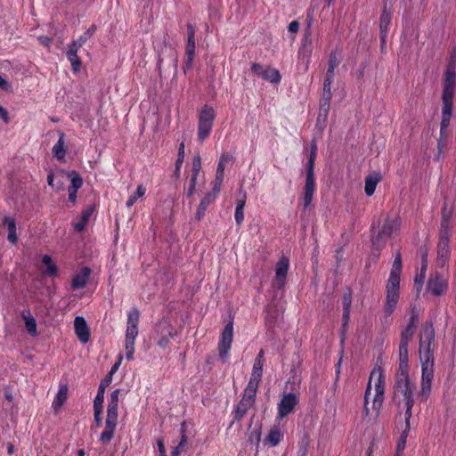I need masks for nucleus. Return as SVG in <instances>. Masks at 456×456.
Wrapping results in <instances>:
<instances>
[{"instance_id":"1","label":"nucleus","mask_w":456,"mask_h":456,"mask_svg":"<svg viewBox=\"0 0 456 456\" xmlns=\"http://www.w3.org/2000/svg\"><path fill=\"white\" fill-rule=\"evenodd\" d=\"M456 83V72L455 66L453 63H450L447 66L446 72L444 75V88L442 94V120L440 124V138L438 140L439 152L442 151L445 145L447 139V128L450 125L452 107H453V95L454 87Z\"/></svg>"},{"instance_id":"2","label":"nucleus","mask_w":456,"mask_h":456,"mask_svg":"<svg viewBox=\"0 0 456 456\" xmlns=\"http://www.w3.org/2000/svg\"><path fill=\"white\" fill-rule=\"evenodd\" d=\"M401 227V218L397 215L387 216L383 224L380 221H373L371 232V243L373 246L371 256L375 261L379 258L380 251L386 246L387 240L397 233Z\"/></svg>"},{"instance_id":"3","label":"nucleus","mask_w":456,"mask_h":456,"mask_svg":"<svg viewBox=\"0 0 456 456\" xmlns=\"http://www.w3.org/2000/svg\"><path fill=\"white\" fill-rule=\"evenodd\" d=\"M415 385L409 375L395 376L393 387V402L399 408H403L404 420H411L414 400Z\"/></svg>"},{"instance_id":"4","label":"nucleus","mask_w":456,"mask_h":456,"mask_svg":"<svg viewBox=\"0 0 456 456\" xmlns=\"http://www.w3.org/2000/svg\"><path fill=\"white\" fill-rule=\"evenodd\" d=\"M401 272L402 256L401 253L397 252L386 286L384 312L387 316L391 315L395 312L399 300Z\"/></svg>"},{"instance_id":"5","label":"nucleus","mask_w":456,"mask_h":456,"mask_svg":"<svg viewBox=\"0 0 456 456\" xmlns=\"http://www.w3.org/2000/svg\"><path fill=\"white\" fill-rule=\"evenodd\" d=\"M119 395L120 389L117 388L110 393V395L108 399L105 427L99 438V441L102 444H107L114 437V434L118 426Z\"/></svg>"},{"instance_id":"6","label":"nucleus","mask_w":456,"mask_h":456,"mask_svg":"<svg viewBox=\"0 0 456 456\" xmlns=\"http://www.w3.org/2000/svg\"><path fill=\"white\" fill-rule=\"evenodd\" d=\"M216 118L213 107L205 105L199 115L198 139L203 142L210 134Z\"/></svg>"},{"instance_id":"7","label":"nucleus","mask_w":456,"mask_h":456,"mask_svg":"<svg viewBox=\"0 0 456 456\" xmlns=\"http://www.w3.org/2000/svg\"><path fill=\"white\" fill-rule=\"evenodd\" d=\"M421 362V389L420 395L427 400L430 395L432 381L434 379L435 358H431L428 353L426 354L425 360Z\"/></svg>"},{"instance_id":"8","label":"nucleus","mask_w":456,"mask_h":456,"mask_svg":"<svg viewBox=\"0 0 456 456\" xmlns=\"http://www.w3.org/2000/svg\"><path fill=\"white\" fill-rule=\"evenodd\" d=\"M256 398V395L255 394L249 393L246 390L243 391L240 400L234 405L232 411L233 420L230 424V427H232L235 421L240 422L247 415L248 411L254 407Z\"/></svg>"},{"instance_id":"9","label":"nucleus","mask_w":456,"mask_h":456,"mask_svg":"<svg viewBox=\"0 0 456 456\" xmlns=\"http://www.w3.org/2000/svg\"><path fill=\"white\" fill-rule=\"evenodd\" d=\"M154 333L157 338V345L163 349L169 347L171 339L176 336L174 326L165 320L156 324Z\"/></svg>"},{"instance_id":"10","label":"nucleus","mask_w":456,"mask_h":456,"mask_svg":"<svg viewBox=\"0 0 456 456\" xmlns=\"http://www.w3.org/2000/svg\"><path fill=\"white\" fill-rule=\"evenodd\" d=\"M450 238L451 234H443L439 232L436 263V266L441 269L447 266L451 257Z\"/></svg>"},{"instance_id":"11","label":"nucleus","mask_w":456,"mask_h":456,"mask_svg":"<svg viewBox=\"0 0 456 456\" xmlns=\"http://www.w3.org/2000/svg\"><path fill=\"white\" fill-rule=\"evenodd\" d=\"M233 340V322H229L224 328L218 343L219 358L225 362Z\"/></svg>"},{"instance_id":"12","label":"nucleus","mask_w":456,"mask_h":456,"mask_svg":"<svg viewBox=\"0 0 456 456\" xmlns=\"http://www.w3.org/2000/svg\"><path fill=\"white\" fill-rule=\"evenodd\" d=\"M441 216L439 232L452 234V219L456 217V201H444Z\"/></svg>"},{"instance_id":"13","label":"nucleus","mask_w":456,"mask_h":456,"mask_svg":"<svg viewBox=\"0 0 456 456\" xmlns=\"http://www.w3.org/2000/svg\"><path fill=\"white\" fill-rule=\"evenodd\" d=\"M435 342V330L433 323H426L423 335L419 340V357L420 360H425L426 354L428 353L431 358H434V353L431 346Z\"/></svg>"},{"instance_id":"14","label":"nucleus","mask_w":456,"mask_h":456,"mask_svg":"<svg viewBox=\"0 0 456 456\" xmlns=\"http://www.w3.org/2000/svg\"><path fill=\"white\" fill-rule=\"evenodd\" d=\"M427 289L433 296L439 297L444 294L448 289V280L442 273L436 272L430 275Z\"/></svg>"},{"instance_id":"15","label":"nucleus","mask_w":456,"mask_h":456,"mask_svg":"<svg viewBox=\"0 0 456 456\" xmlns=\"http://www.w3.org/2000/svg\"><path fill=\"white\" fill-rule=\"evenodd\" d=\"M201 169V158L199 154H196L192 159L191 174L187 185L185 186V194L188 198L195 195L197 186L200 184L198 183V176Z\"/></svg>"},{"instance_id":"16","label":"nucleus","mask_w":456,"mask_h":456,"mask_svg":"<svg viewBox=\"0 0 456 456\" xmlns=\"http://www.w3.org/2000/svg\"><path fill=\"white\" fill-rule=\"evenodd\" d=\"M252 71L262 77L264 80L269 81L272 84H279L281 79V76L278 69L271 67H264L259 63L253 62L251 64Z\"/></svg>"},{"instance_id":"17","label":"nucleus","mask_w":456,"mask_h":456,"mask_svg":"<svg viewBox=\"0 0 456 456\" xmlns=\"http://www.w3.org/2000/svg\"><path fill=\"white\" fill-rule=\"evenodd\" d=\"M297 403L298 399L294 393L284 395L278 403V418L283 419L291 413Z\"/></svg>"},{"instance_id":"18","label":"nucleus","mask_w":456,"mask_h":456,"mask_svg":"<svg viewBox=\"0 0 456 456\" xmlns=\"http://www.w3.org/2000/svg\"><path fill=\"white\" fill-rule=\"evenodd\" d=\"M314 160L308 159L306 164L305 185L303 200H312L315 190Z\"/></svg>"},{"instance_id":"19","label":"nucleus","mask_w":456,"mask_h":456,"mask_svg":"<svg viewBox=\"0 0 456 456\" xmlns=\"http://www.w3.org/2000/svg\"><path fill=\"white\" fill-rule=\"evenodd\" d=\"M187 44H186V56L187 60L184 65L185 69H190L192 67V61L195 54V28L192 24L187 26Z\"/></svg>"},{"instance_id":"20","label":"nucleus","mask_w":456,"mask_h":456,"mask_svg":"<svg viewBox=\"0 0 456 456\" xmlns=\"http://www.w3.org/2000/svg\"><path fill=\"white\" fill-rule=\"evenodd\" d=\"M289 267V260L282 256L276 264L275 281L279 289H282L285 285L286 277Z\"/></svg>"},{"instance_id":"21","label":"nucleus","mask_w":456,"mask_h":456,"mask_svg":"<svg viewBox=\"0 0 456 456\" xmlns=\"http://www.w3.org/2000/svg\"><path fill=\"white\" fill-rule=\"evenodd\" d=\"M74 330L77 338L82 343H87L90 339L91 332L90 329L82 316H77L74 320Z\"/></svg>"},{"instance_id":"22","label":"nucleus","mask_w":456,"mask_h":456,"mask_svg":"<svg viewBox=\"0 0 456 456\" xmlns=\"http://www.w3.org/2000/svg\"><path fill=\"white\" fill-rule=\"evenodd\" d=\"M92 270L89 267L85 266L81 268V270L77 274H75L71 280L70 285L72 289L77 290L86 288Z\"/></svg>"},{"instance_id":"23","label":"nucleus","mask_w":456,"mask_h":456,"mask_svg":"<svg viewBox=\"0 0 456 456\" xmlns=\"http://www.w3.org/2000/svg\"><path fill=\"white\" fill-rule=\"evenodd\" d=\"M409 375L408 346L399 345V362L395 376Z\"/></svg>"},{"instance_id":"24","label":"nucleus","mask_w":456,"mask_h":456,"mask_svg":"<svg viewBox=\"0 0 456 456\" xmlns=\"http://www.w3.org/2000/svg\"><path fill=\"white\" fill-rule=\"evenodd\" d=\"M381 178H382L381 175L377 172L369 175L365 178L364 191H365L366 196L370 197L373 195V193L376 190L377 184L380 182Z\"/></svg>"},{"instance_id":"25","label":"nucleus","mask_w":456,"mask_h":456,"mask_svg":"<svg viewBox=\"0 0 456 456\" xmlns=\"http://www.w3.org/2000/svg\"><path fill=\"white\" fill-rule=\"evenodd\" d=\"M94 209H95V206L91 205V206L87 207L81 213V216H80L78 221L74 223V228L76 231L83 232L86 229V227L88 224V221H89L92 214L94 213Z\"/></svg>"},{"instance_id":"26","label":"nucleus","mask_w":456,"mask_h":456,"mask_svg":"<svg viewBox=\"0 0 456 456\" xmlns=\"http://www.w3.org/2000/svg\"><path fill=\"white\" fill-rule=\"evenodd\" d=\"M2 224L7 227L8 236L7 239L12 244H16L18 241V236L16 233V222L10 216H4L3 218Z\"/></svg>"},{"instance_id":"27","label":"nucleus","mask_w":456,"mask_h":456,"mask_svg":"<svg viewBox=\"0 0 456 456\" xmlns=\"http://www.w3.org/2000/svg\"><path fill=\"white\" fill-rule=\"evenodd\" d=\"M391 23V13L387 12V8H384L383 12L380 17L379 28H380V37L382 44L386 42L387 32L388 30L389 25Z\"/></svg>"},{"instance_id":"28","label":"nucleus","mask_w":456,"mask_h":456,"mask_svg":"<svg viewBox=\"0 0 456 456\" xmlns=\"http://www.w3.org/2000/svg\"><path fill=\"white\" fill-rule=\"evenodd\" d=\"M262 377L263 372L252 370L248 385L244 390L248 391L249 393L255 394L256 395Z\"/></svg>"},{"instance_id":"29","label":"nucleus","mask_w":456,"mask_h":456,"mask_svg":"<svg viewBox=\"0 0 456 456\" xmlns=\"http://www.w3.org/2000/svg\"><path fill=\"white\" fill-rule=\"evenodd\" d=\"M69 387L67 384H61L59 391L53 402V408L57 410L61 408L67 400Z\"/></svg>"},{"instance_id":"30","label":"nucleus","mask_w":456,"mask_h":456,"mask_svg":"<svg viewBox=\"0 0 456 456\" xmlns=\"http://www.w3.org/2000/svg\"><path fill=\"white\" fill-rule=\"evenodd\" d=\"M42 264L45 266V269L43 272L45 275L50 277H56L58 275V267L49 255L43 256Z\"/></svg>"},{"instance_id":"31","label":"nucleus","mask_w":456,"mask_h":456,"mask_svg":"<svg viewBox=\"0 0 456 456\" xmlns=\"http://www.w3.org/2000/svg\"><path fill=\"white\" fill-rule=\"evenodd\" d=\"M83 185L82 178L76 173L72 172L71 184L69 187V200H76L77 191Z\"/></svg>"},{"instance_id":"32","label":"nucleus","mask_w":456,"mask_h":456,"mask_svg":"<svg viewBox=\"0 0 456 456\" xmlns=\"http://www.w3.org/2000/svg\"><path fill=\"white\" fill-rule=\"evenodd\" d=\"M302 45L299 48L298 55L299 57L305 58L306 63L310 62L311 54H312V47L311 43L309 41V33H306L302 39Z\"/></svg>"},{"instance_id":"33","label":"nucleus","mask_w":456,"mask_h":456,"mask_svg":"<svg viewBox=\"0 0 456 456\" xmlns=\"http://www.w3.org/2000/svg\"><path fill=\"white\" fill-rule=\"evenodd\" d=\"M22 319L25 322V327L27 329L28 333L31 337H36L37 335V322L35 318L32 316V314L28 312L27 314L22 313L21 314Z\"/></svg>"},{"instance_id":"34","label":"nucleus","mask_w":456,"mask_h":456,"mask_svg":"<svg viewBox=\"0 0 456 456\" xmlns=\"http://www.w3.org/2000/svg\"><path fill=\"white\" fill-rule=\"evenodd\" d=\"M410 421L411 420H405V427H404L403 430L402 431L400 437L396 444V449H395L396 452L403 453V452H404L407 437L409 436V432L411 429Z\"/></svg>"},{"instance_id":"35","label":"nucleus","mask_w":456,"mask_h":456,"mask_svg":"<svg viewBox=\"0 0 456 456\" xmlns=\"http://www.w3.org/2000/svg\"><path fill=\"white\" fill-rule=\"evenodd\" d=\"M112 380L110 379L104 378L98 387L96 396L94 399V404L103 405L104 403V394L106 387L111 383Z\"/></svg>"},{"instance_id":"36","label":"nucleus","mask_w":456,"mask_h":456,"mask_svg":"<svg viewBox=\"0 0 456 456\" xmlns=\"http://www.w3.org/2000/svg\"><path fill=\"white\" fill-rule=\"evenodd\" d=\"M378 376V379L377 380L375 381V392H378V393H385V377L382 373V371L380 370H376L374 369L371 373H370V380L369 382L370 381L371 382V379L375 377V376Z\"/></svg>"},{"instance_id":"37","label":"nucleus","mask_w":456,"mask_h":456,"mask_svg":"<svg viewBox=\"0 0 456 456\" xmlns=\"http://www.w3.org/2000/svg\"><path fill=\"white\" fill-rule=\"evenodd\" d=\"M52 151H53V157L56 158L57 159L61 160L64 159V157L66 155V148H65V144H64V134H61L58 142L53 145Z\"/></svg>"},{"instance_id":"38","label":"nucleus","mask_w":456,"mask_h":456,"mask_svg":"<svg viewBox=\"0 0 456 456\" xmlns=\"http://www.w3.org/2000/svg\"><path fill=\"white\" fill-rule=\"evenodd\" d=\"M283 439V434L279 427H273L267 436V441L272 446L278 445Z\"/></svg>"},{"instance_id":"39","label":"nucleus","mask_w":456,"mask_h":456,"mask_svg":"<svg viewBox=\"0 0 456 456\" xmlns=\"http://www.w3.org/2000/svg\"><path fill=\"white\" fill-rule=\"evenodd\" d=\"M416 328L411 326H406L401 332L400 344L403 346H409L415 333Z\"/></svg>"},{"instance_id":"40","label":"nucleus","mask_w":456,"mask_h":456,"mask_svg":"<svg viewBox=\"0 0 456 456\" xmlns=\"http://www.w3.org/2000/svg\"><path fill=\"white\" fill-rule=\"evenodd\" d=\"M245 203L246 201H238V204H237V207H236V209H235V214H234V218H235V221H236V224L240 227L243 221H244V208H245Z\"/></svg>"},{"instance_id":"41","label":"nucleus","mask_w":456,"mask_h":456,"mask_svg":"<svg viewBox=\"0 0 456 456\" xmlns=\"http://www.w3.org/2000/svg\"><path fill=\"white\" fill-rule=\"evenodd\" d=\"M140 312L136 307L131 308L127 313L126 325L138 326Z\"/></svg>"},{"instance_id":"42","label":"nucleus","mask_w":456,"mask_h":456,"mask_svg":"<svg viewBox=\"0 0 456 456\" xmlns=\"http://www.w3.org/2000/svg\"><path fill=\"white\" fill-rule=\"evenodd\" d=\"M66 55L71 64L72 70L74 72H78L81 67V61L77 56V53H66Z\"/></svg>"},{"instance_id":"43","label":"nucleus","mask_w":456,"mask_h":456,"mask_svg":"<svg viewBox=\"0 0 456 456\" xmlns=\"http://www.w3.org/2000/svg\"><path fill=\"white\" fill-rule=\"evenodd\" d=\"M138 336V326L126 325L125 341L135 342Z\"/></svg>"},{"instance_id":"44","label":"nucleus","mask_w":456,"mask_h":456,"mask_svg":"<svg viewBox=\"0 0 456 456\" xmlns=\"http://www.w3.org/2000/svg\"><path fill=\"white\" fill-rule=\"evenodd\" d=\"M93 408H94V421L97 427H100L102 422V411H103V405L94 404Z\"/></svg>"},{"instance_id":"45","label":"nucleus","mask_w":456,"mask_h":456,"mask_svg":"<svg viewBox=\"0 0 456 456\" xmlns=\"http://www.w3.org/2000/svg\"><path fill=\"white\" fill-rule=\"evenodd\" d=\"M97 29L96 25H92L85 33H83L77 40L80 44L83 45L86 44V42L95 33Z\"/></svg>"},{"instance_id":"46","label":"nucleus","mask_w":456,"mask_h":456,"mask_svg":"<svg viewBox=\"0 0 456 456\" xmlns=\"http://www.w3.org/2000/svg\"><path fill=\"white\" fill-rule=\"evenodd\" d=\"M308 453V441L307 439H302L298 442V450L297 456H307Z\"/></svg>"},{"instance_id":"47","label":"nucleus","mask_w":456,"mask_h":456,"mask_svg":"<svg viewBox=\"0 0 456 456\" xmlns=\"http://www.w3.org/2000/svg\"><path fill=\"white\" fill-rule=\"evenodd\" d=\"M340 63V59L336 52H331L329 56L328 68L336 69Z\"/></svg>"},{"instance_id":"48","label":"nucleus","mask_w":456,"mask_h":456,"mask_svg":"<svg viewBox=\"0 0 456 456\" xmlns=\"http://www.w3.org/2000/svg\"><path fill=\"white\" fill-rule=\"evenodd\" d=\"M384 395H385V393L379 394L378 392H375L372 407L377 411H379L380 410V408L382 407L383 401H384Z\"/></svg>"},{"instance_id":"49","label":"nucleus","mask_w":456,"mask_h":456,"mask_svg":"<svg viewBox=\"0 0 456 456\" xmlns=\"http://www.w3.org/2000/svg\"><path fill=\"white\" fill-rule=\"evenodd\" d=\"M209 201H200L198 209L195 214V219L200 221L204 216L208 208Z\"/></svg>"},{"instance_id":"50","label":"nucleus","mask_w":456,"mask_h":456,"mask_svg":"<svg viewBox=\"0 0 456 456\" xmlns=\"http://www.w3.org/2000/svg\"><path fill=\"white\" fill-rule=\"evenodd\" d=\"M418 322H419V311L416 306H412L411 309V318H410L407 325L416 328Z\"/></svg>"},{"instance_id":"51","label":"nucleus","mask_w":456,"mask_h":456,"mask_svg":"<svg viewBox=\"0 0 456 456\" xmlns=\"http://www.w3.org/2000/svg\"><path fill=\"white\" fill-rule=\"evenodd\" d=\"M330 108V100L321 99L320 101V116L323 115L326 118Z\"/></svg>"},{"instance_id":"52","label":"nucleus","mask_w":456,"mask_h":456,"mask_svg":"<svg viewBox=\"0 0 456 456\" xmlns=\"http://www.w3.org/2000/svg\"><path fill=\"white\" fill-rule=\"evenodd\" d=\"M134 343L131 341H125L126 357L127 360H132L134 353Z\"/></svg>"},{"instance_id":"53","label":"nucleus","mask_w":456,"mask_h":456,"mask_svg":"<svg viewBox=\"0 0 456 456\" xmlns=\"http://www.w3.org/2000/svg\"><path fill=\"white\" fill-rule=\"evenodd\" d=\"M371 387H370V381L368 382L365 394H364V407H363V412L365 416H368L370 414V409L368 407L369 403V395H370Z\"/></svg>"},{"instance_id":"54","label":"nucleus","mask_w":456,"mask_h":456,"mask_svg":"<svg viewBox=\"0 0 456 456\" xmlns=\"http://www.w3.org/2000/svg\"><path fill=\"white\" fill-rule=\"evenodd\" d=\"M332 97V92H331V83H325L323 82V89H322V95L321 99L326 100H331Z\"/></svg>"},{"instance_id":"55","label":"nucleus","mask_w":456,"mask_h":456,"mask_svg":"<svg viewBox=\"0 0 456 456\" xmlns=\"http://www.w3.org/2000/svg\"><path fill=\"white\" fill-rule=\"evenodd\" d=\"M343 309L351 310L352 293L350 290L344 293L342 297Z\"/></svg>"},{"instance_id":"56","label":"nucleus","mask_w":456,"mask_h":456,"mask_svg":"<svg viewBox=\"0 0 456 456\" xmlns=\"http://www.w3.org/2000/svg\"><path fill=\"white\" fill-rule=\"evenodd\" d=\"M421 254V272L425 273L428 267V249L427 248H420Z\"/></svg>"},{"instance_id":"57","label":"nucleus","mask_w":456,"mask_h":456,"mask_svg":"<svg viewBox=\"0 0 456 456\" xmlns=\"http://www.w3.org/2000/svg\"><path fill=\"white\" fill-rule=\"evenodd\" d=\"M81 46H83V45L80 44L77 39L74 40L68 45V51L66 53H77V51Z\"/></svg>"},{"instance_id":"58","label":"nucleus","mask_w":456,"mask_h":456,"mask_svg":"<svg viewBox=\"0 0 456 456\" xmlns=\"http://www.w3.org/2000/svg\"><path fill=\"white\" fill-rule=\"evenodd\" d=\"M121 361H122V355H119L118 361L112 365L110 370L105 376V378L110 379V380H112V376L118 370V368L120 366V363H121Z\"/></svg>"},{"instance_id":"59","label":"nucleus","mask_w":456,"mask_h":456,"mask_svg":"<svg viewBox=\"0 0 456 456\" xmlns=\"http://www.w3.org/2000/svg\"><path fill=\"white\" fill-rule=\"evenodd\" d=\"M145 192H146V188L142 184H140L137 186L134 193L133 194V196L131 197L130 200H138V199L143 197L145 195Z\"/></svg>"},{"instance_id":"60","label":"nucleus","mask_w":456,"mask_h":456,"mask_svg":"<svg viewBox=\"0 0 456 456\" xmlns=\"http://www.w3.org/2000/svg\"><path fill=\"white\" fill-rule=\"evenodd\" d=\"M230 160V158L227 154H223L219 159L217 164L216 170L224 172L225 164Z\"/></svg>"},{"instance_id":"61","label":"nucleus","mask_w":456,"mask_h":456,"mask_svg":"<svg viewBox=\"0 0 456 456\" xmlns=\"http://www.w3.org/2000/svg\"><path fill=\"white\" fill-rule=\"evenodd\" d=\"M184 142H181L178 148L177 159L175 163L183 164L184 160Z\"/></svg>"},{"instance_id":"62","label":"nucleus","mask_w":456,"mask_h":456,"mask_svg":"<svg viewBox=\"0 0 456 456\" xmlns=\"http://www.w3.org/2000/svg\"><path fill=\"white\" fill-rule=\"evenodd\" d=\"M180 434H181V440L177 445L179 446V448L183 450V448L187 443V436L185 434L184 423L182 424V427L180 429Z\"/></svg>"},{"instance_id":"63","label":"nucleus","mask_w":456,"mask_h":456,"mask_svg":"<svg viewBox=\"0 0 456 456\" xmlns=\"http://www.w3.org/2000/svg\"><path fill=\"white\" fill-rule=\"evenodd\" d=\"M223 181L224 180H219V179L215 178V180L213 182V189H212L213 190V192H212L213 197H216L217 195V193L220 191Z\"/></svg>"},{"instance_id":"64","label":"nucleus","mask_w":456,"mask_h":456,"mask_svg":"<svg viewBox=\"0 0 456 456\" xmlns=\"http://www.w3.org/2000/svg\"><path fill=\"white\" fill-rule=\"evenodd\" d=\"M0 89L5 92H9L12 90V85L0 75Z\"/></svg>"}]
</instances>
